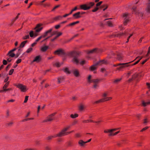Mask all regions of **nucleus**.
Here are the masks:
<instances>
[{
  "instance_id": "obj_62",
  "label": "nucleus",
  "mask_w": 150,
  "mask_h": 150,
  "mask_svg": "<svg viewBox=\"0 0 150 150\" xmlns=\"http://www.w3.org/2000/svg\"><path fill=\"white\" fill-rule=\"evenodd\" d=\"M79 109L80 110H83V105H80V106L79 107Z\"/></svg>"
},
{
  "instance_id": "obj_34",
  "label": "nucleus",
  "mask_w": 150,
  "mask_h": 150,
  "mask_svg": "<svg viewBox=\"0 0 150 150\" xmlns=\"http://www.w3.org/2000/svg\"><path fill=\"white\" fill-rule=\"evenodd\" d=\"M9 81H8L7 83H6L4 86H3V89H4L6 88L9 85Z\"/></svg>"
},
{
  "instance_id": "obj_40",
  "label": "nucleus",
  "mask_w": 150,
  "mask_h": 150,
  "mask_svg": "<svg viewBox=\"0 0 150 150\" xmlns=\"http://www.w3.org/2000/svg\"><path fill=\"white\" fill-rule=\"evenodd\" d=\"M121 79H115L113 81V83H114L117 84L121 80Z\"/></svg>"
},
{
  "instance_id": "obj_29",
  "label": "nucleus",
  "mask_w": 150,
  "mask_h": 150,
  "mask_svg": "<svg viewBox=\"0 0 150 150\" xmlns=\"http://www.w3.org/2000/svg\"><path fill=\"white\" fill-rule=\"evenodd\" d=\"M94 3L93 2H90L87 3V6L90 7V9L91 7L94 5Z\"/></svg>"
},
{
  "instance_id": "obj_38",
  "label": "nucleus",
  "mask_w": 150,
  "mask_h": 150,
  "mask_svg": "<svg viewBox=\"0 0 150 150\" xmlns=\"http://www.w3.org/2000/svg\"><path fill=\"white\" fill-rule=\"evenodd\" d=\"M29 38V36L28 35L23 36L22 38L23 40L28 39Z\"/></svg>"
},
{
  "instance_id": "obj_36",
  "label": "nucleus",
  "mask_w": 150,
  "mask_h": 150,
  "mask_svg": "<svg viewBox=\"0 0 150 150\" xmlns=\"http://www.w3.org/2000/svg\"><path fill=\"white\" fill-rule=\"evenodd\" d=\"M78 116V115L77 114L73 115L72 114L70 115V117L72 118H75Z\"/></svg>"
},
{
  "instance_id": "obj_59",
  "label": "nucleus",
  "mask_w": 150,
  "mask_h": 150,
  "mask_svg": "<svg viewBox=\"0 0 150 150\" xmlns=\"http://www.w3.org/2000/svg\"><path fill=\"white\" fill-rule=\"evenodd\" d=\"M28 96H25V100H24V103H26L27 102V101L28 100Z\"/></svg>"
},
{
  "instance_id": "obj_27",
  "label": "nucleus",
  "mask_w": 150,
  "mask_h": 150,
  "mask_svg": "<svg viewBox=\"0 0 150 150\" xmlns=\"http://www.w3.org/2000/svg\"><path fill=\"white\" fill-rule=\"evenodd\" d=\"M108 57V58H114L115 57V54L114 53L112 52L109 54Z\"/></svg>"
},
{
  "instance_id": "obj_14",
  "label": "nucleus",
  "mask_w": 150,
  "mask_h": 150,
  "mask_svg": "<svg viewBox=\"0 0 150 150\" xmlns=\"http://www.w3.org/2000/svg\"><path fill=\"white\" fill-rule=\"evenodd\" d=\"M62 18V17L61 16H58L52 19L54 21L53 22L56 21L61 20Z\"/></svg>"
},
{
  "instance_id": "obj_50",
  "label": "nucleus",
  "mask_w": 150,
  "mask_h": 150,
  "mask_svg": "<svg viewBox=\"0 0 150 150\" xmlns=\"http://www.w3.org/2000/svg\"><path fill=\"white\" fill-rule=\"evenodd\" d=\"M13 71H14V69H11L9 71V75H11L12 74Z\"/></svg>"
},
{
  "instance_id": "obj_10",
  "label": "nucleus",
  "mask_w": 150,
  "mask_h": 150,
  "mask_svg": "<svg viewBox=\"0 0 150 150\" xmlns=\"http://www.w3.org/2000/svg\"><path fill=\"white\" fill-rule=\"evenodd\" d=\"M129 16V14L127 13H125L123 14V17L125 20L124 22V24L125 25H126L127 23L129 21V19L128 18Z\"/></svg>"
},
{
  "instance_id": "obj_23",
  "label": "nucleus",
  "mask_w": 150,
  "mask_h": 150,
  "mask_svg": "<svg viewBox=\"0 0 150 150\" xmlns=\"http://www.w3.org/2000/svg\"><path fill=\"white\" fill-rule=\"evenodd\" d=\"M118 129V128H115L112 129H108L107 130H105L104 131V132L105 133H108L109 132L110 133H112V132L113 131H116Z\"/></svg>"
},
{
  "instance_id": "obj_45",
  "label": "nucleus",
  "mask_w": 150,
  "mask_h": 150,
  "mask_svg": "<svg viewBox=\"0 0 150 150\" xmlns=\"http://www.w3.org/2000/svg\"><path fill=\"white\" fill-rule=\"evenodd\" d=\"M32 50L33 48H29L27 50H26V52H27V53H30L32 51Z\"/></svg>"
},
{
  "instance_id": "obj_11",
  "label": "nucleus",
  "mask_w": 150,
  "mask_h": 150,
  "mask_svg": "<svg viewBox=\"0 0 150 150\" xmlns=\"http://www.w3.org/2000/svg\"><path fill=\"white\" fill-rule=\"evenodd\" d=\"M80 7L81 9L83 10H87L90 9V7L87 6V3L80 5Z\"/></svg>"
},
{
  "instance_id": "obj_57",
  "label": "nucleus",
  "mask_w": 150,
  "mask_h": 150,
  "mask_svg": "<svg viewBox=\"0 0 150 150\" xmlns=\"http://www.w3.org/2000/svg\"><path fill=\"white\" fill-rule=\"evenodd\" d=\"M62 81V79L61 78L59 77L58 78V83H59V84Z\"/></svg>"
},
{
  "instance_id": "obj_15",
  "label": "nucleus",
  "mask_w": 150,
  "mask_h": 150,
  "mask_svg": "<svg viewBox=\"0 0 150 150\" xmlns=\"http://www.w3.org/2000/svg\"><path fill=\"white\" fill-rule=\"evenodd\" d=\"M49 48L47 46H44L41 47L40 50L43 52H45Z\"/></svg>"
},
{
  "instance_id": "obj_32",
  "label": "nucleus",
  "mask_w": 150,
  "mask_h": 150,
  "mask_svg": "<svg viewBox=\"0 0 150 150\" xmlns=\"http://www.w3.org/2000/svg\"><path fill=\"white\" fill-rule=\"evenodd\" d=\"M149 104H150V102H145L144 101H142V105L144 107H145L147 105H149Z\"/></svg>"
},
{
  "instance_id": "obj_37",
  "label": "nucleus",
  "mask_w": 150,
  "mask_h": 150,
  "mask_svg": "<svg viewBox=\"0 0 150 150\" xmlns=\"http://www.w3.org/2000/svg\"><path fill=\"white\" fill-rule=\"evenodd\" d=\"M102 8H104L103 9V11H104L108 7V6L107 4H104L102 5L101 6Z\"/></svg>"
},
{
  "instance_id": "obj_6",
  "label": "nucleus",
  "mask_w": 150,
  "mask_h": 150,
  "mask_svg": "<svg viewBox=\"0 0 150 150\" xmlns=\"http://www.w3.org/2000/svg\"><path fill=\"white\" fill-rule=\"evenodd\" d=\"M16 86L17 88L20 89L21 92H25L27 90L26 86L22 84L19 83Z\"/></svg>"
},
{
  "instance_id": "obj_31",
  "label": "nucleus",
  "mask_w": 150,
  "mask_h": 150,
  "mask_svg": "<svg viewBox=\"0 0 150 150\" xmlns=\"http://www.w3.org/2000/svg\"><path fill=\"white\" fill-rule=\"evenodd\" d=\"M12 90V89L11 88L5 89H2L0 91V93H3L4 92H6L7 91H10Z\"/></svg>"
},
{
  "instance_id": "obj_24",
  "label": "nucleus",
  "mask_w": 150,
  "mask_h": 150,
  "mask_svg": "<svg viewBox=\"0 0 150 150\" xmlns=\"http://www.w3.org/2000/svg\"><path fill=\"white\" fill-rule=\"evenodd\" d=\"M148 2L147 4L146 10L147 12L150 13V0H148Z\"/></svg>"
},
{
  "instance_id": "obj_8",
  "label": "nucleus",
  "mask_w": 150,
  "mask_h": 150,
  "mask_svg": "<svg viewBox=\"0 0 150 150\" xmlns=\"http://www.w3.org/2000/svg\"><path fill=\"white\" fill-rule=\"evenodd\" d=\"M42 24L41 23L38 24L36 27L34 28V29L35 30L36 33H38L40 32L43 29V27H42Z\"/></svg>"
},
{
  "instance_id": "obj_7",
  "label": "nucleus",
  "mask_w": 150,
  "mask_h": 150,
  "mask_svg": "<svg viewBox=\"0 0 150 150\" xmlns=\"http://www.w3.org/2000/svg\"><path fill=\"white\" fill-rule=\"evenodd\" d=\"M112 99V98L111 97H105L103 98L100 100L95 101L94 103L97 104L101 102H103Z\"/></svg>"
},
{
  "instance_id": "obj_56",
  "label": "nucleus",
  "mask_w": 150,
  "mask_h": 150,
  "mask_svg": "<svg viewBox=\"0 0 150 150\" xmlns=\"http://www.w3.org/2000/svg\"><path fill=\"white\" fill-rule=\"evenodd\" d=\"M60 6V5H57V6H55L53 8V9L52 10V11H53L55 9H56L57 8H58Z\"/></svg>"
},
{
  "instance_id": "obj_51",
  "label": "nucleus",
  "mask_w": 150,
  "mask_h": 150,
  "mask_svg": "<svg viewBox=\"0 0 150 150\" xmlns=\"http://www.w3.org/2000/svg\"><path fill=\"white\" fill-rule=\"evenodd\" d=\"M98 9V8L97 6L95 7L92 10L93 12H95L97 11Z\"/></svg>"
},
{
  "instance_id": "obj_39",
  "label": "nucleus",
  "mask_w": 150,
  "mask_h": 150,
  "mask_svg": "<svg viewBox=\"0 0 150 150\" xmlns=\"http://www.w3.org/2000/svg\"><path fill=\"white\" fill-rule=\"evenodd\" d=\"M107 24L110 27H112L113 26V25L111 21H107Z\"/></svg>"
},
{
  "instance_id": "obj_5",
  "label": "nucleus",
  "mask_w": 150,
  "mask_h": 150,
  "mask_svg": "<svg viewBox=\"0 0 150 150\" xmlns=\"http://www.w3.org/2000/svg\"><path fill=\"white\" fill-rule=\"evenodd\" d=\"M56 114V112H54L51 114L49 115L47 118L43 121V122H47L51 121L54 119V117Z\"/></svg>"
},
{
  "instance_id": "obj_42",
  "label": "nucleus",
  "mask_w": 150,
  "mask_h": 150,
  "mask_svg": "<svg viewBox=\"0 0 150 150\" xmlns=\"http://www.w3.org/2000/svg\"><path fill=\"white\" fill-rule=\"evenodd\" d=\"M77 9V7H75L74 9L71 10L70 12L69 13V14H71L73 12L75 11Z\"/></svg>"
},
{
  "instance_id": "obj_63",
  "label": "nucleus",
  "mask_w": 150,
  "mask_h": 150,
  "mask_svg": "<svg viewBox=\"0 0 150 150\" xmlns=\"http://www.w3.org/2000/svg\"><path fill=\"white\" fill-rule=\"evenodd\" d=\"M102 3V1L99 2L98 3H97L96 4V6L98 7V6H100L101 4Z\"/></svg>"
},
{
  "instance_id": "obj_3",
  "label": "nucleus",
  "mask_w": 150,
  "mask_h": 150,
  "mask_svg": "<svg viewBox=\"0 0 150 150\" xmlns=\"http://www.w3.org/2000/svg\"><path fill=\"white\" fill-rule=\"evenodd\" d=\"M131 62L125 63H119L118 64V65L120 67L117 68V69L119 71H123V69L125 68L128 67L129 66L128 64Z\"/></svg>"
},
{
  "instance_id": "obj_18",
  "label": "nucleus",
  "mask_w": 150,
  "mask_h": 150,
  "mask_svg": "<svg viewBox=\"0 0 150 150\" xmlns=\"http://www.w3.org/2000/svg\"><path fill=\"white\" fill-rule=\"evenodd\" d=\"M100 50H98V49L95 48L93 49L92 50L88 51V52L87 53L88 54H89L90 53H93L94 52H98V51H99Z\"/></svg>"
},
{
  "instance_id": "obj_52",
  "label": "nucleus",
  "mask_w": 150,
  "mask_h": 150,
  "mask_svg": "<svg viewBox=\"0 0 150 150\" xmlns=\"http://www.w3.org/2000/svg\"><path fill=\"white\" fill-rule=\"evenodd\" d=\"M86 63V61L85 60H83L82 61H81L80 62V64L81 65H83L84 64Z\"/></svg>"
},
{
  "instance_id": "obj_25",
  "label": "nucleus",
  "mask_w": 150,
  "mask_h": 150,
  "mask_svg": "<svg viewBox=\"0 0 150 150\" xmlns=\"http://www.w3.org/2000/svg\"><path fill=\"white\" fill-rule=\"evenodd\" d=\"M62 32H59L58 33L57 35L53 38L51 40L52 41H54L57 38L60 36L62 35Z\"/></svg>"
},
{
  "instance_id": "obj_9",
  "label": "nucleus",
  "mask_w": 150,
  "mask_h": 150,
  "mask_svg": "<svg viewBox=\"0 0 150 150\" xmlns=\"http://www.w3.org/2000/svg\"><path fill=\"white\" fill-rule=\"evenodd\" d=\"M54 54L60 56L64 55L65 54L64 50L62 49H59L56 50L54 51Z\"/></svg>"
},
{
  "instance_id": "obj_28",
  "label": "nucleus",
  "mask_w": 150,
  "mask_h": 150,
  "mask_svg": "<svg viewBox=\"0 0 150 150\" xmlns=\"http://www.w3.org/2000/svg\"><path fill=\"white\" fill-rule=\"evenodd\" d=\"M17 49L18 50V52L16 54V58L18 57L19 56L21 53V51L22 50V49L20 48H17Z\"/></svg>"
},
{
  "instance_id": "obj_2",
  "label": "nucleus",
  "mask_w": 150,
  "mask_h": 150,
  "mask_svg": "<svg viewBox=\"0 0 150 150\" xmlns=\"http://www.w3.org/2000/svg\"><path fill=\"white\" fill-rule=\"evenodd\" d=\"M107 63L106 60H100L99 62H98L97 63H95L92 66L90 67L89 68L90 70L93 71L95 70L96 69V66L98 65H100L102 64H105Z\"/></svg>"
},
{
  "instance_id": "obj_43",
  "label": "nucleus",
  "mask_w": 150,
  "mask_h": 150,
  "mask_svg": "<svg viewBox=\"0 0 150 150\" xmlns=\"http://www.w3.org/2000/svg\"><path fill=\"white\" fill-rule=\"evenodd\" d=\"M52 28H50L49 30L45 32V33L47 35L49 33H51V32L52 31Z\"/></svg>"
},
{
  "instance_id": "obj_26",
  "label": "nucleus",
  "mask_w": 150,
  "mask_h": 150,
  "mask_svg": "<svg viewBox=\"0 0 150 150\" xmlns=\"http://www.w3.org/2000/svg\"><path fill=\"white\" fill-rule=\"evenodd\" d=\"M102 79H94L92 80V83L93 82L94 83L98 84L99 82L101 81Z\"/></svg>"
},
{
  "instance_id": "obj_4",
  "label": "nucleus",
  "mask_w": 150,
  "mask_h": 150,
  "mask_svg": "<svg viewBox=\"0 0 150 150\" xmlns=\"http://www.w3.org/2000/svg\"><path fill=\"white\" fill-rule=\"evenodd\" d=\"M126 33H119L116 34H113L110 36V38H113L114 37H118L120 38L126 35Z\"/></svg>"
},
{
  "instance_id": "obj_19",
  "label": "nucleus",
  "mask_w": 150,
  "mask_h": 150,
  "mask_svg": "<svg viewBox=\"0 0 150 150\" xmlns=\"http://www.w3.org/2000/svg\"><path fill=\"white\" fill-rule=\"evenodd\" d=\"M73 72L74 75L76 77H78L79 75V72L78 70L76 69H74L73 70Z\"/></svg>"
},
{
  "instance_id": "obj_49",
  "label": "nucleus",
  "mask_w": 150,
  "mask_h": 150,
  "mask_svg": "<svg viewBox=\"0 0 150 150\" xmlns=\"http://www.w3.org/2000/svg\"><path fill=\"white\" fill-rule=\"evenodd\" d=\"M143 123L145 125H146V123H147L148 121V120L147 118L144 119V120Z\"/></svg>"
},
{
  "instance_id": "obj_30",
  "label": "nucleus",
  "mask_w": 150,
  "mask_h": 150,
  "mask_svg": "<svg viewBox=\"0 0 150 150\" xmlns=\"http://www.w3.org/2000/svg\"><path fill=\"white\" fill-rule=\"evenodd\" d=\"M63 70L67 74H69L71 73L69 71V69L67 68H66L64 69H63Z\"/></svg>"
},
{
  "instance_id": "obj_60",
  "label": "nucleus",
  "mask_w": 150,
  "mask_h": 150,
  "mask_svg": "<svg viewBox=\"0 0 150 150\" xmlns=\"http://www.w3.org/2000/svg\"><path fill=\"white\" fill-rule=\"evenodd\" d=\"M47 35L46 34L45 32L43 35L40 36V37H41V38H44Z\"/></svg>"
},
{
  "instance_id": "obj_44",
  "label": "nucleus",
  "mask_w": 150,
  "mask_h": 150,
  "mask_svg": "<svg viewBox=\"0 0 150 150\" xmlns=\"http://www.w3.org/2000/svg\"><path fill=\"white\" fill-rule=\"evenodd\" d=\"M91 75H89L88 78V82L91 83H92V80H91Z\"/></svg>"
},
{
  "instance_id": "obj_64",
  "label": "nucleus",
  "mask_w": 150,
  "mask_h": 150,
  "mask_svg": "<svg viewBox=\"0 0 150 150\" xmlns=\"http://www.w3.org/2000/svg\"><path fill=\"white\" fill-rule=\"evenodd\" d=\"M45 150H50L51 148L49 146H46L45 148Z\"/></svg>"
},
{
  "instance_id": "obj_48",
  "label": "nucleus",
  "mask_w": 150,
  "mask_h": 150,
  "mask_svg": "<svg viewBox=\"0 0 150 150\" xmlns=\"http://www.w3.org/2000/svg\"><path fill=\"white\" fill-rule=\"evenodd\" d=\"M119 131H117L116 132H115L114 134H113L112 133H110V134H109V136H114L116 135L117 134H118L119 133Z\"/></svg>"
},
{
  "instance_id": "obj_55",
  "label": "nucleus",
  "mask_w": 150,
  "mask_h": 150,
  "mask_svg": "<svg viewBox=\"0 0 150 150\" xmlns=\"http://www.w3.org/2000/svg\"><path fill=\"white\" fill-rule=\"evenodd\" d=\"M108 95V93L105 92L103 93L102 95V97L103 98L106 97Z\"/></svg>"
},
{
  "instance_id": "obj_13",
  "label": "nucleus",
  "mask_w": 150,
  "mask_h": 150,
  "mask_svg": "<svg viewBox=\"0 0 150 150\" xmlns=\"http://www.w3.org/2000/svg\"><path fill=\"white\" fill-rule=\"evenodd\" d=\"M41 60V57L40 55L36 56L33 60V62H36L37 63L40 62Z\"/></svg>"
},
{
  "instance_id": "obj_20",
  "label": "nucleus",
  "mask_w": 150,
  "mask_h": 150,
  "mask_svg": "<svg viewBox=\"0 0 150 150\" xmlns=\"http://www.w3.org/2000/svg\"><path fill=\"white\" fill-rule=\"evenodd\" d=\"M85 144H86V142H84L82 140H80L78 142L79 145L81 147L83 146Z\"/></svg>"
},
{
  "instance_id": "obj_1",
  "label": "nucleus",
  "mask_w": 150,
  "mask_h": 150,
  "mask_svg": "<svg viewBox=\"0 0 150 150\" xmlns=\"http://www.w3.org/2000/svg\"><path fill=\"white\" fill-rule=\"evenodd\" d=\"M71 125H70L68 126L66 128L63 129L61 132H59L58 134H57L54 135L53 136H49L46 139L47 140H50L53 138L56 137H61L63 136L69 134L71 132H72V131L67 132H66L69 128L71 127Z\"/></svg>"
},
{
  "instance_id": "obj_41",
  "label": "nucleus",
  "mask_w": 150,
  "mask_h": 150,
  "mask_svg": "<svg viewBox=\"0 0 150 150\" xmlns=\"http://www.w3.org/2000/svg\"><path fill=\"white\" fill-rule=\"evenodd\" d=\"M20 15V13H18L17 16L16 17V18L13 19L12 21V22L14 23V22L17 20L18 18V16Z\"/></svg>"
},
{
  "instance_id": "obj_47",
  "label": "nucleus",
  "mask_w": 150,
  "mask_h": 150,
  "mask_svg": "<svg viewBox=\"0 0 150 150\" xmlns=\"http://www.w3.org/2000/svg\"><path fill=\"white\" fill-rule=\"evenodd\" d=\"M135 79V77L134 76H133L132 78H130L129 79L128 81L129 82H131L132 81H133V80H134Z\"/></svg>"
},
{
  "instance_id": "obj_54",
  "label": "nucleus",
  "mask_w": 150,
  "mask_h": 150,
  "mask_svg": "<svg viewBox=\"0 0 150 150\" xmlns=\"http://www.w3.org/2000/svg\"><path fill=\"white\" fill-rule=\"evenodd\" d=\"M149 128V127H148V126H146V127H145L143 128L141 130V132H143L145 130H146L147 129H148V128Z\"/></svg>"
},
{
  "instance_id": "obj_58",
  "label": "nucleus",
  "mask_w": 150,
  "mask_h": 150,
  "mask_svg": "<svg viewBox=\"0 0 150 150\" xmlns=\"http://www.w3.org/2000/svg\"><path fill=\"white\" fill-rule=\"evenodd\" d=\"M3 64L4 65H6L7 64V61L4 59L3 61Z\"/></svg>"
},
{
  "instance_id": "obj_12",
  "label": "nucleus",
  "mask_w": 150,
  "mask_h": 150,
  "mask_svg": "<svg viewBox=\"0 0 150 150\" xmlns=\"http://www.w3.org/2000/svg\"><path fill=\"white\" fill-rule=\"evenodd\" d=\"M74 19H76L80 18L81 17V16L80 15V12H78L74 14L73 15Z\"/></svg>"
},
{
  "instance_id": "obj_53",
  "label": "nucleus",
  "mask_w": 150,
  "mask_h": 150,
  "mask_svg": "<svg viewBox=\"0 0 150 150\" xmlns=\"http://www.w3.org/2000/svg\"><path fill=\"white\" fill-rule=\"evenodd\" d=\"M11 66V64H9L8 65L7 67H6V71H7L8 70V69L9 68H10Z\"/></svg>"
},
{
  "instance_id": "obj_17",
  "label": "nucleus",
  "mask_w": 150,
  "mask_h": 150,
  "mask_svg": "<svg viewBox=\"0 0 150 150\" xmlns=\"http://www.w3.org/2000/svg\"><path fill=\"white\" fill-rule=\"evenodd\" d=\"M117 59L119 61H120L123 59V56L121 54H118L117 55Z\"/></svg>"
},
{
  "instance_id": "obj_16",
  "label": "nucleus",
  "mask_w": 150,
  "mask_h": 150,
  "mask_svg": "<svg viewBox=\"0 0 150 150\" xmlns=\"http://www.w3.org/2000/svg\"><path fill=\"white\" fill-rule=\"evenodd\" d=\"M76 52L75 51H73L69 52L68 55L70 57H73L75 56V55L76 54Z\"/></svg>"
},
{
  "instance_id": "obj_61",
  "label": "nucleus",
  "mask_w": 150,
  "mask_h": 150,
  "mask_svg": "<svg viewBox=\"0 0 150 150\" xmlns=\"http://www.w3.org/2000/svg\"><path fill=\"white\" fill-rule=\"evenodd\" d=\"M75 25V23L74 22H73L72 23H70L68 24L67 26H73Z\"/></svg>"
},
{
  "instance_id": "obj_21",
  "label": "nucleus",
  "mask_w": 150,
  "mask_h": 150,
  "mask_svg": "<svg viewBox=\"0 0 150 150\" xmlns=\"http://www.w3.org/2000/svg\"><path fill=\"white\" fill-rule=\"evenodd\" d=\"M28 42V41L27 40H25L24 41L22 42H21L19 46V47L18 48H20L21 49V48H23V47Z\"/></svg>"
},
{
  "instance_id": "obj_22",
  "label": "nucleus",
  "mask_w": 150,
  "mask_h": 150,
  "mask_svg": "<svg viewBox=\"0 0 150 150\" xmlns=\"http://www.w3.org/2000/svg\"><path fill=\"white\" fill-rule=\"evenodd\" d=\"M72 62L74 63L77 64L79 62V61L77 58L76 57H74L72 59Z\"/></svg>"
},
{
  "instance_id": "obj_46",
  "label": "nucleus",
  "mask_w": 150,
  "mask_h": 150,
  "mask_svg": "<svg viewBox=\"0 0 150 150\" xmlns=\"http://www.w3.org/2000/svg\"><path fill=\"white\" fill-rule=\"evenodd\" d=\"M34 33L33 31H30L29 33V35L31 37H33L34 36Z\"/></svg>"
},
{
  "instance_id": "obj_33",
  "label": "nucleus",
  "mask_w": 150,
  "mask_h": 150,
  "mask_svg": "<svg viewBox=\"0 0 150 150\" xmlns=\"http://www.w3.org/2000/svg\"><path fill=\"white\" fill-rule=\"evenodd\" d=\"M7 55H8L9 57H13L15 55V54L14 53H13L12 52H11V53H9V52L7 54Z\"/></svg>"
},
{
  "instance_id": "obj_35",
  "label": "nucleus",
  "mask_w": 150,
  "mask_h": 150,
  "mask_svg": "<svg viewBox=\"0 0 150 150\" xmlns=\"http://www.w3.org/2000/svg\"><path fill=\"white\" fill-rule=\"evenodd\" d=\"M94 122V121L93 120H84L83 121V122L84 123H87V122Z\"/></svg>"
}]
</instances>
